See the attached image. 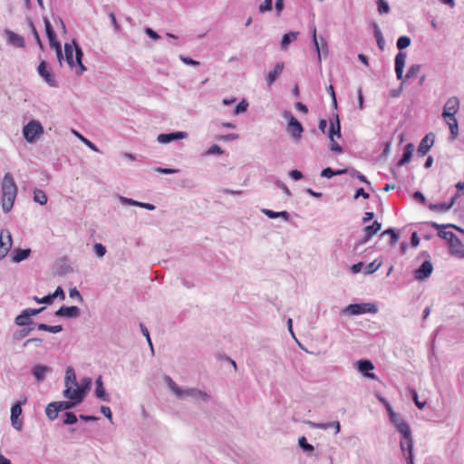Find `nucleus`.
Returning a JSON list of instances; mask_svg holds the SVG:
<instances>
[{
    "instance_id": "nucleus-1",
    "label": "nucleus",
    "mask_w": 464,
    "mask_h": 464,
    "mask_svg": "<svg viewBox=\"0 0 464 464\" xmlns=\"http://www.w3.org/2000/svg\"><path fill=\"white\" fill-rule=\"evenodd\" d=\"M391 421L396 426L397 430L401 434L402 440L400 442L401 450L406 458L407 464H413V440L409 424L402 420L392 408L388 407Z\"/></svg>"
},
{
    "instance_id": "nucleus-2",
    "label": "nucleus",
    "mask_w": 464,
    "mask_h": 464,
    "mask_svg": "<svg viewBox=\"0 0 464 464\" xmlns=\"http://www.w3.org/2000/svg\"><path fill=\"white\" fill-rule=\"evenodd\" d=\"M1 203L3 211L8 213L13 208L16 196L17 186L11 173H5L1 183Z\"/></svg>"
},
{
    "instance_id": "nucleus-3",
    "label": "nucleus",
    "mask_w": 464,
    "mask_h": 464,
    "mask_svg": "<svg viewBox=\"0 0 464 464\" xmlns=\"http://www.w3.org/2000/svg\"><path fill=\"white\" fill-rule=\"evenodd\" d=\"M65 61L71 68L76 69L78 75L82 74L86 68L82 63L83 53L82 49L73 42L72 44H64Z\"/></svg>"
},
{
    "instance_id": "nucleus-4",
    "label": "nucleus",
    "mask_w": 464,
    "mask_h": 464,
    "mask_svg": "<svg viewBox=\"0 0 464 464\" xmlns=\"http://www.w3.org/2000/svg\"><path fill=\"white\" fill-rule=\"evenodd\" d=\"M166 382L169 388L178 398H183V396L185 395L198 398L202 401H207L209 398V395L208 393L198 389H180L179 385L169 377L166 378Z\"/></svg>"
},
{
    "instance_id": "nucleus-5",
    "label": "nucleus",
    "mask_w": 464,
    "mask_h": 464,
    "mask_svg": "<svg viewBox=\"0 0 464 464\" xmlns=\"http://www.w3.org/2000/svg\"><path fill=\"white\" fill-rule=\"evenodd\" d=\"M44 27L46 35L49 40L50 47L55 51L58 62L62 65V61L63 59L62 46L57 41L56 34L48 19H44Z\"/></svg>"
},
{
    "instance_id": "nucleus-6",
    "label": "nucleus",
    "mask_w": 464,
    "mask_h": 464,
    "mask_svg": "<svg viewBox=\"0 0 464 464\" xmlns=\"http://www.w3.org/2000/svg\"><path fill=\"white\" fill-rule=\"evenodd\" d=\"M334 118V121H331V126H330V130H329V138L331 140V150L334 152L340 153L343 151V149L338 143L335 142L334 137L335 136L337 138L341 137V125H340V121H339L338 115L335 114Z\"/></svg>"
},
{
    "instance_id": "nucleus-7",
    "label": "nucleus",
    "mask_w": 464,
    "mask_h": 464,
    "mask_svg": "<svg viewBox=\"0 0 464 464\" xmlns=\"http://www.w3.org/2000/svg\"><path fill=\"white\" fill-rule=\"evenodd\" d=\"M43 132L42 125L35 121H31L23 129L24 137L29 142H33Z\"/></svg>"
},
{
    "instance_id": "nucleus-8",
    "label": "nucleus",
    "mask_w": 464,
    "mask_h": 464,
    "mask_svg": "<svg viewBox=\"0 0 464 464\" xmlns=\"http://www.w3.org/2000/svg\"><path fill=\"white\" fill-rule=\"evenodd\" d=\"M445 238L449 239V247L452 255H455L460 258H464V245L461 241L451 232L444 233Z\"/></svg>"
},
{
    "instance_id": "nucleus-9",
    "label": "nucleus",
    "mask_w": 464,
    "mask_h": 464,
    "mask_svg": "<svg viewBox=\"0 0 464 464\" xmlns=\"http://www.w3.org/2000/svg\"><path fill=\"white\" fill-rule=\"evenodd\" d=\"M63 396L78 404L82 401L85 396L84 387H80L78 383L77 386L68 385L63 391Z\"/></svg>"
},
{
    "instance_id": "nucleus-10",
    "label": "nucleus",
    "mask_w": 464,
    "mask_h": 464,
    "mask_svg": "<svg viewBox=\"0 0 464 464\" xmlns=\"http://www.w3.org/2000/svg\"><path fill=\"white\" fill-rule=\"evenodd\" d=\"M285 117L288 119L287 131L295 139H300L304 131L302 124L289 111L285 113Z\"/></svg>"
},
{
    "instance_id": "nucleus-11",
    "label": "nucleus",
    "mask_w": 464,
    "mask_h": 464,
    "mask_svg": "<svg viewBox=\"0 0 464 464\" xmlns=\"http://www.w3.org/2000/svg\"><path fill=\"white\" fill-rule=\"evenodd\" d=\"M346 311L350 314H361L365 313H377L378 309L375 304H354L347 306Z\"/></svg>"
},
{
    "instance_id": "nucleus-12",
    "label": "nucleus",
    "mask_w": 464,
    "mask_h": 464,
    "mask_svg": "<svg viewBox=\"0 0 464 464\" xmlns=\"http://www.w3.org/2000/svg\"><path fill=\"white\" fill-rule=\"evenodd\" d=\"M12 246V236L8 230L0 233V259L6 256Z\"/></svg>"
},
{
    "instance_id": "nucleus-13",
    "label": "nucleus",
    "mask_w": 464,
    "mask_h": 464,
    "mask_svg": "<svg viewBox=\"0 0 464 464\" xmlns=\"http://www.w3.org/2000/svg\"><path fill=\"white\" fill-rule=\"evenodd\" d=\"M39 75L50 85L51 87H56L57 82L54 75L48 70V64L45 61H42L37 68Z\"/></svg>"
},
{
    "instance_id": "nucleus-14",
    "label": "nucleus",
    "mask_w": 464,
    "mask_h": 464,
    "mask_svg": "<svg viewBox=\"0 0 464 464\" xmlns=\"http://www.w3.org/2000/svg\"><path fill=\"white\" fill-rule=\"evenodd\" d=\"M459 108V101L457 97H451L450 98L443 109L442 116L444 118H447L448 116H453L455 115Z\"/></svg>"
},
{
    "instance_id": "nucleus-15",
    "label": "nucleus",
    "mask_w": 464,
    "mask_h": 464,
    "mask_svg": "<svg viewBox=\"0 0 464 464\" xmlns=\"http://www.w3.org/2000/svg\"><path fill=\"white\" fill-rule=\"evenodd\" d=\"M433 266L430 261H424L421 266L415 271V278L424 280L432 273Z\"/></svg>"
},
{
    "instance_id": "nucleus-16",
    "label": "nucleus",
    "mask_w": 464,
    "mask_h": 464,
    "mask_svg": "<svg viewBox=\"0 0 464 464\" xmlns=\"http://www.w3.org/2000/svg\"><path fill=\"white\" fill-rule=\"evenodd\" d=\"M358 370L366 377L371 379H375L376 375L374 373H370L369 371L374 369L373 363L369 360H360L357 362Z\"/></svg>"
},
{
    "instance_id": "nucleus-17",
    "label": "nucleus",
    "mask_w": 464,
    "mask_h": 464,
    "mask_svg": "<svg viewBox=\"0 0 464 464\" xmlns=\"http://www.w3.org/2000/svg\"><path fill=\"white\" fill-rule=\"evenodd\" d=\"M22 413V407L20 402H16L13 407L11 408V421L12 425L16 430H21L22 428V422L18 420L19 416Z\"/></svg>"
},
{
    "instance_id": "nucleus-18",
    "label": "nucleus",
    "mask_w": 464,
    "mask_h": 464,
    "mask_svg": "<svg viewBox=\"0 0 464 464\" xmlns=\"http://www.w3.org/2000/svg\"><path fill=\"white\" fill-rule=\"evenodd\" d=\"M188 133L184 131H177L172 133L160 134L158 136V141L160 143H169L174 140H179L187 138Z\"/></svg>"
},
{
    "instance_id": "nucleus-19",
    "label": "nucleus",
    "mask_w": 464,
    "mask_h": 464,
    "mask_svg": "<svg viewBox=\"0 0 464 464\" xmlns=\"http://www.w3.org/2000/svg\"><path fill=\"white\" fill-rule=\"evenodd\" d=\"M80 314V309L77 306H62L55 312L57 316H64L68 318L76 317Z\"/></svg>"
},
{
    "instance_id": "nucleus-20",
    "label": "nucleus",
    "mask_w": 464,
    "mask_h": 464,
    "mask_svg": "<svg viewBox=\"0 0 464 464\" xmlns=\"http://www.w3.org/2000/svg\"><path fill=\"white\" fill-rule=\"evenodd\" d=\"M406 53L400 52L395 57V72L399 80L402 79L403 69L405 66Z\"/></svg>"
},
{
    "instance_id": "nucleus-21",
    "label": "nucleus",
    "mask_w": 464,
    "mask_h": 464,
    "mask_svg": "<svg viewBox=\"0 0 464 464\" xmlns=\"http://www.w3.org/2000/svg\"><path fill=\"white\" fill-rule=\"evenodd\" d=\"M51 371L50 367L41 364H35L32 368V373L38 382H42L44 379V375Z\"/></svg>"
},
{
    "instance_id": "nucleus-22",
    "label": "nucleus",
    "mask_w": 464,
    "mask_h": 464,
    "mask_svg": "<svg viewBox=\"0 0 464 464\" xmlns=\"http://www.w3.org/2000/svg\"><path fill=\"white\" fill-rule=\"evenodd\" d=\"M284 70V63H277L274 69L266 75V82L268 86H271L276 78L282 73Z\"/></svg>"
},
{
    "instance_id": "nucleus-23",
    "label": "nucleus",
    "mask_w": 464,
    "mask_h": 464,
    "mask_svg": "<svg viewBox=\"0 0 464 464\" xmlns=\"http://www.w3.org/2000/svg\"><path fill=\"white\" fill-rule=\"evenodd\" d=\"M7 41L10 44L18 47V48H24V39L18 34H15L11 31H7L5 33Z\"/></svg>"
},
{
    "instance_id": "nucleus-24",
    "label": "nucleus",
    "mask_w": 464,
    "mask_h": 464,
    "mask_svg": "<svg viewBox=\"0 0 464 464\" xmlns=\"http://www.w3.org/2000/svg\"><path fill=\"white\" fill-rule=\"evenodd\" d=\"M382 227V225L379 221L375 220L371 226H367L364 228V238L363 241L367 242L370 240L373 235H375Z\"/></svg>"
},
{
    "instance_id": "nucleus-25",
    "label": "nucleus",
    "mask_w": 464,
    "mask_h": 464,
    "mask_svg": "<svg viewBox=\"0 0 464 464\" xmlns=\"http://www.w3.org/2000/svg\"><path fill=\"white\" fill-rule=\"evenodd\" d=\"M433 145V139H430L429 135H426L421 140L418 148V153L420 156H425L431 146Z\"/></svg>"
},
{
    "instance_id": "nucleus-26",
    "label": "nucleus",
    "mask_w": 464,
    "mask_h": 464,
    "mask_svg": "<svg viewBox=\"0 0 464 464\" xmlns=\"http://www.w3.org/2000/svg\"><path fill=\"white\" fill-rule=\"evenodd\" d=\"M413 150H414V146L411 143H409L405 146L403 156L399 160L398 166H402L411 160Z\"/></svg>"
},
{
    "instance_id": "nucleus-27",
    "label": "nucleus",
    "mask_w": 464,
    "mask_h": 464,
    "mask_svg": "<svg viewBox=\"0 0 464 464\" xmlns=\"http://www.w3.org/2000/svg\"><path fill=\"white\" fill-rule=\"evenodd\" d=\"M95 394L98 398L102 399V401H109V396L105 392V389L103 387L101 376L96 380Z\"/></svg>"
},
{
    "instance_id": "nucleus-28",
    "label": "nucleus",
    "mask_w": 464,
    "mask_h": 464,
    "mask_svg": "<svg viewBox=\"0 0 464 464\" xmlns=\"http://www.w3.org/2000/svg\"><path fill=\"white\" fill-rule=\"evenodd\" d=\"M313 38H314V45H315L317 53H318V57L320 58L321 52H323L324 53H327V52H328L327 44L324 39H321V44L318 43L315 28H314Z\"/></svg>"
},
{
    "instance_id": "nucleus-29",
    "label": "nucleus",
    "mask_w": 464,
    "mask_h": 464,
    "mask_svg": "<svg viewBox=\"0 0 464 464\" xmlns=\"http://www.w3.org/2000/svg\"><path fill=\"white\" fill-rule=\"evenodd\" d=\"M446 119H447V124L450 130L452 139H455L457 137L458 131H459L457 119H456L455 115L448 116Z\"/></svg>"
},
{
    "instance_id": "nucleus-30",
    "label": "nucleus",
    "mask_w": 464,
    "mask_h": 464,
    "mask_svg": "<svg viewBox=\"0 0 464 464\" xmlns=\"http://www.w3.org/2000/svg\"><path fill=\"white\" fill-rule=\"evenodd\" d=\"M75 372L72 367H68L65 372V387L68 385L77 386Z\"/></svg>"
},
{
    "instance_id": "nucleus-31",
    "label": "nucleus",
    "mask_w": 464,
    "mask_h": 464,
    "mask_svg": "<svg viewBox=\"0 0 464 464\" xmlns=\"http://www.w3.org/2000/svg\"><path fill=\"white\" fill-rule=\"evenodd\" d=\"M262 212L267 216L270 218H276L278 217L283 218L285 220H288L290 218V215L287 211H280V212H275L270 209H263Z\"/></svg>"
},
{
    "instance_id": "nucleus-32",
    "label": "nucleus",
    "mask_w": 464,
    "mask_h": 464,
    "mask_svg": "<svg viewBox=\"0 0 464 464\" xmlns=\"http://www.w3.org/2000/svg\"><path fill=\"white\" fill-rule=\"evenodd\" d=\"M29 249H15L14 251L13 261L21 262L29 256Z\"/></svg>"
},
{
    "instance_id": "nucleus-33",
    "label": "nucleus",
    "mask_w": 464,
    "mask_h": 464,
    "mask_svg": "<svg viewBox=\"0 0 464 464\" xmlns=\"http://www.w3.org/2000/svg\"><path fill=\"white\" fill-rule=\"evenodd\" d=\"M297 38V33L290 32L284 34L281 41V48L286 49L288 44Z\"/></svg>"
},
{
    "instance_id": "nucleus-34",
    "label": "nucleus",
    "mask_w": 464,
    "mask_h": 464,
    "mask_svg": "<svg viewBox=\"0 0 464 464\" xmlns=\"http://www.w3.org/2000/svg\"><path fill=\"white\" fill-rule=\"evenodd\" d=\"M34 199L40 205H45L47 203V196L42 189L35 188L34 191Z\"/></svg>"
},
{
    "instance_id": "nucleus-35",
    "label": "nucleus",
    "mask_w": 464,
    "mask_h": 464,
    "mask_svg": "<svg viewBox=\"0 0 464 464\" xmlns=\"http://www.w3.org/2000/svg\"><path fill=\"white\" fill-rule=\"evenodd\" d=\"M455 198L456 197H454L450 200V203L431 204L430 206V208L431 210H437V211H447V210H449L453 206Z\"/></svg>"
},
{
    "instance_id": "nucleus-36",
    "label": "nucleus",
    "mask_w": 464,
    "mask_h": 464,
    "mask_svg": "<svg viewBox=\"0 0 464 464\" xmlns=\"http://www.w3.org/2000/svg\"><path fill=\"white\" fill-rule=\"evenodd\" d=\"M56 404H54L53 402L50 403L47 405L46 407V410H45V413H46V416L51 420H53L57 418L58 416V413H59V410L57 407H55Z\"/></svg>"
},
{
    "instance_id": "nucleus-37",
    "label": "nucleus",
    "mask_w": 464,
    "mask_h": 464,
    "mask_svg": "<svg viewBox=\"0 0 464 464\" xmlns=\"http://www.w3.org/2000/svg\"><path fill=\"white\" fill-rule=\"evenodd\" d=\"M314 427L321 429V430H327L329 428H334L335 429V434L339 433L340 431V423L339 421H333V422H326V423H317L314 424Z\"/></svg>"
},
{
    "instance_id": "nucleus-38",
    "label": "nucleus",
    "mask_w": 464,
    "mask_h": 464,
    "mask_svg": "<svg viewBox=\"0 0 464 464\" xmlns=\"http://www.w3.org/2000/svg\"><path fill=\"white\" fill-rule=\"evenodd\" d=\"M345 172V169L334 171L331 168H325L324 169L322 170L321 176L324 178L330 179L335 175L344 174Z\"/></svg>"
},
{
    "instance_id": "nucleus-39",
    "label": "nucleus",
    "mask_w": 464,
    "mask_h": 464,
    "mask_svg": "<svg viewBox=\"0 0 464 464\" xmlns=\"http://www.w3.org/2000/svg\"><path fill=\"white\" fill-rule=\"evenodd\" d=\"M30 323V318L25 312H22L21 314L17 315L15 318V324L19 326L26 325Z\"/></svg>"
},
{
    "instance_id": "nucleus-40",
    "label": "nucleus",
    "mask_w": 464,
    "mask_h": 464,
    "mask_svg": "<svg viewBox=\"0 0 464 464\" xmlns=\"http://www.w3.org/2000/svg\"><path fill=\"white\" fill-rule=\"evenodd\" d=\"M381 265H382V263L379 262L378 260H374V261L371 262L365 267V271H364L365 274L371 275V274L374 273L375 271H377L379 269Z\"/></svg>"
},
{
    "instance_id": "nucleus-41",
    "label": "nucleus",
    "mask_w": 464,
    "mask_h": 464,
    "mask_svg": "<svg viewBox=\"0 0 464 464\" xmlns=\"http://www.w3.org/2000/svg\"><path fill=\"white\" fill-rule=\"evenodd\" d=\"M411 44V38L408 36H401L397 41V47L399 50H403Z\"/></svg>"
},
{
    "instance_id": "nucleus-42",
    "label": "nucleus",
    "mask_w": 464,
    "mask_h": 464,
    "mask_svg": "<svg viewBox=\"0 0 464 464\" xmlns=\"http://www.w3.org/2000/svg\"><path fill=\"white\" fill-rule=\"evenodd\" d=\"M53 403L56 404L55 407L58 408L59 411L68 410L76 404L73 401L71 400L69 401H56Z\"/></svg>"
},
{
    "instance_id": "nucleus-43",
    "label": "nucleus",
    "mask_w": 464,
    "mask_h": 464,
    "mask_svg": "<svg viewBox=\"0 0 464 464\" xmlns=\"http://www.w3.org/2000/svg\"><path fill=\"white\" fill-rule=\"evenodd\" d=\"M383 235H389L390 236V243L391 245H395L397 243V241L399 240V236L398 234L392 229V228H389V229H386L383 233H382V236Z\"/></svg>"
},
{
    "instance_id": "nucleus-44",
    "label": "nucleus",
    "mask_w": 464,
    "mask_h": 464,
    "mask_svg": "<svg viewBox=\"0 0 464 464\" xmlns=\"http://www.w3.org/2000/svg\"><path fill=\"white\" fill-rule=\"evenodd\" d=\"M420 66L419 64H414V65L411 66V68L408 70V72L405 75V79L409 80V79L416 76L420 72Z\"/></svg>"
},
{
    "instance_id": "nucleus-45",
    "label": "nucleus",
    "mask_w": 464,
    "mask_h": 464,
    "mask_svg": "<svg viewBox=\"0 0 464 464\" xmlns=\"http://www.w3.org/2000/svg\"><path fill=\"white\" fill-rule=\"evenodd\" d=\"M298 444L305 451H313L314 450V447L307 442L305 437H301L298 440Z\"/></svg>"
},
{
    "instance_id": "nucleus-46",
    "label": "nucleus",
    "mask_w": 464,
    "mask_h": 464,
    "mask_svg": "<svg viewBox=\"0 0 464 464\" xmlns=\"http://www.w3.org/2000/svg\"><path fill=\"white\" fill-rule=\"evenodd\" d=\"M77 421L76 415L71 411H67L64 414V420L63 422L65 424H73Z\"/></svg>"
},
{
    "instance_id": "nucleus-47",
    "label": "nucleus",
    "mask_w": 464,
    "mask_h": 464,
    "mask_svg": "<svg viewBox=\"0 0 464 464\" xmlns=\"http://www.w3.org/2000/svg\"><path fill=\"white\" fill-rule=\"evenodd\" d=\"M74 134L81 140L85 145H87L90 149H92L94 151H98V149L96 146L91 142L89 140L84 138L82 135L79 134L78 132L74 131Z\"/></svg>"
},
{
    "instance_id": "nucleus-48",
    "label": "nucleus",
    "mask_w": 464,
    "mask_h": 464,
    "mask_svg": "<svg viewBox=\"0 0 464 464\" xmlns=\"http://www.w3.org/2000/svg\"><path fill=\"white\" fill-rule=\"evenodd\" d=\"M389 11H390V8H389L388 4L383 0H379L378 1V12L381 14H382L389 13Z\"/></svg>"
},
{
    "instance_id": "nucleus-49",
    "label": "nucleus",
    "mask_w": 464,
    "mask_h": 464,
    "mask_svg": "<svg viewBox=\"0 0 464 464\" xmlns=\"http://www.w3.org/2000/svg\"><path fill=\"white\" fill-rule=\"evenodd\" d=\"M247 102L245 101L240 102L234 110V114L237 115L239 113L245 112L247 109Z\"/></svg>"
},
{
    "instance_id": "nucleus-50",
    "label": "nucleus",
    "mask_w": 464,
    "mask_h": 464,
    "mask_svg": "<svg viewBox=\"0 0 464 464\" xmlns=\"http://www.w3.org/2000/svg\"><path fill=\"white\" fill-rule=\"evenodd\" d=\"M207 154L208 155H213V154L221 155V154H223V150H221V148L218 145L214 144L209 147V149L207 151Z\"/></svg>"
},
{
    "instance_id": "nucleus-51",
    "label": "nucleus",
    "mask_w": 464,
    "mask_h": 464,
    "mask_svg": "<svg viewBox=\"0 0 464 464\" xmlns=\"http://www.w3.org/2000/svg\"><path fill=\"white\" fill-rule=\"evenodd\" d=\"M94 248V251L96 253V255L99 256V257H102L105 255L106 253V248L100 243H96L93 246Z\"/></svg>"
},
{
    "instance_id": "nucleus-52",
    "label": "nucleus",
    "mask_w": 464,
    "mask_h": 464,
    "mask_svg": "<svg viewBox=\"0 0 464 464\" xmlns=\"http://www.w3.org/2000/svg\"><path fill=\"white\" fill-rule=\"evenodd\" d=\"M272 8V0H265L263 4L259 5V11L261 13L269 11Z\"/></svg>"
},
{
    "instance_id": "nucleus-53",
    "label": "nucleus",
    "mask_w": 464,
    "mask_h": 464,
    "mask_svg": "<svg viewBox=\"0 0 464 464\" xmlns=\"http://www.w3.org/2000/svg\"><path fill=\"white\" fill-rule=\"evenodd\" d=\"M53 299L56 297H60L62 300H64L65 294L61 286H58L53 294H52Z\"/></svg>"
},
{
    "instance_id": "nucleus-54",
    "label": "nucleus",
    "mask_w": 464,
    "mask_h": 464,
    "mask_svg": "<svg viewBox=\"0 0 464 464\" xmlns=\"http://www.w3.org/2000/svg\"><path fill=\"white\" fill-rule=\"evenodd\" d=\"M32 33H33V35L37 43V44L39 45L40 49H43L44 48V45H43V43L41 41V38L38 34V32L37 30L35 29V27L32 24Z\"/></svg>"
},
{
    "instance_id": "nucleus-55",
    "label": "nucleus",
    "mask_w": 464,
    "mask_h": 464,
    "mask_svg": "<svg viewBox=\"0 0 464 464\" xmlns=\"http://www.w3.org/2000/svg\"><path fill=\"white\" fill-rule=\"evenodd\" d=\"M91 384H92V379L89 377H86V378H82L81 380L80 387H84V391L86 392L87 390L90 389Z\"/></svg>"
},
{
    "instance_id": "nucleus-56",
    "label": "nucleus",
    "mask_w": 464,
    "mask_h": 464,
    "mask_svg": "<svg viewBox=\"0 0 464 464\" xmlns=\"http://www.w3.org/2000/svg\"><path fill=\"white\" fill-rule=\"evenodd\" d=\"M289 176L295 180H299L303 178L302 172L297 169L291 170L289 173Z\"/></svg>"
},
{
    "instance_id": "nucleus-57",
    "label": "nucleus",
    "mask_w": 464,
    "mask_h": 464,
    "mask_svg": "<svg viewBox=\"0 0 464 464\" xmlns=\"http://www.w3.org/2000/svg\"><path fill=\"white\" fill-rule=\"evenodd\" d=\"M101 411H102V413L105 417H107L110 420H112L111 411V409H110L109 407H107V406H102V407H101Z\"/></svg>"
},
{
    "instance_id": "nucleus-58",
    "label": "nucleus",
    "mask_w": 464,
    "mask_h": 464,
    "mask_svg": "<svg viewBox=\"0 0 464 464\" xmlns=\"http://www.w3.org/2000/svg\"><path fill=\"white\" fill-rule=\"evenodd\" d=\"M180 60L184 63L188 64V65H194L195 66V65H198L199 64V63L198 61H195V60H193V59H191L189 57H184L182 55L180 56Z\"/></svg>"
},
{
    "instance_id": "nucleus-59",
    "label": "nucleus",
    "mask_w": 464,
    "mask_h": 464,
    "mask_svg": "<svg viewBox=\"0 0 464 464\" xmlns=\"http://www.w3.org/2000/svg\"><path fill=\"white\" fill-rule=\"evenodd\" d=\"M34 299L39 304H51L53 302V297H52V295H48L44 296L42 299H39L37 297H35Z\"/></svg>"
},
{
    "instance_id": "nucleus-60",
    "label": "nucleus",
    "mask_w": 464,
    "mask_h": 464,
    "mask_svg": "<svg viewBox=\"0 0 464 464\" xmlns=\"http://www.w3.org/2000/svg\"><path fill=\"white\" fill-rule=\"evenodd\" d=\"M44 309V307H41L39 309L28 308V309H24V312H25L28 314V317L30 318V316L36 315L37 314L42 312Z\"/></svg>"
},
{
    "instance_id": "nucleus-61",
    "label": "nucleus",
    "mask_w": 464,
    "mask_h": 464,
    "mask_svg": "<svg viewBox=\"0 0 464 464\" xmlns=\"http://www.w3.org/2000/svg\"><path fill=\"white\" fill-rule=\"evenodd\" d=\"M359 197H362L363 198H369V194L367 192L364 191V189L362 188H359L356 190L355 192V195H354V198H358Z\"/></svg>"
},
{
    "instance_id": "nucleus-62",
    "label": "nucleus",
    "mask_w": 464,
    "mask_h": 464,
    "mask_svg": "<svg viewBox=\"0 0 464 464\" xmlns=\"http://www.w3.org/2000/svg\"><path fill=\"white\" fill-rule=\"evenodd\" d=\"M140 329H141V332H142L143 335L146 337L149 344L152 347V343H151V340H150V337L149 330L143 324H140Z\"/></svg>"
},
{
    "instance_id": "nucleus-63",
    "label": "nucleus",
    "mask_w": 464,
    "mask_h": 464,
    "mask_svg": "<svg viewBox=\"0 0 464 464\" xmlns=\"http://www.w3.org/2000/svg\"><path fill=\"white\" fill-rule=\"evenodd\" d=\"M362 266H363V264L361 263V262L357 263V264H354V265L352 266L351 271L353 274H357V273H359L362 270Z\"/></svg>"
},
{
    "instance_id": "nucleus-64",
    "label": "nucleus",
    "mask_w": 464,
    "mask_h": 464,
    "mask_svg": "<svg viewBox=\"0 0 464 464\" xmlns=\"http://www.w3.org/2000/svg\"><path fill=\"white\" fill-rule=\"evenodd\" d=\"M145 33L152 39H159L160 35L151 28H146Z\"/></svg>"
}]
</instances>
